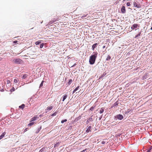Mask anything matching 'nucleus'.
<instances>
[{
	"label": "nucleus",
	"mask_w": 152,
	"mask_h": 152,
	"mask_svg": "<svg viewBox=\"0 0 152 152\" xmlns=\"http://www.w3.org/2000/svg\"><path fill=\"white\" fill-rule=\"evenodd\" d=\"M93 55H91L90 57L89 62L91 64H94L97 56L98 53L97 52H94Z\"/></svg>",
	"instance_id": "obj_1"
},
{
	"label": "nucleus",
	"mask_w": 152,
	"mask_h": 152,
	"mask_svg": "<svg viewBox=\"0 0 152 152\" xmlns=\"http://www.w3.org/2000/svg\"><path fill=\"white\" fill-rule=\"evenodd\" d=\"M12 61L16 64H22L23 63V61L20 58H16L13 59Z\"/></svg>",
	"instance_id": "obj_2"
},
{
	"label": "nucleus",
	"mask_w": 152,
	"mask_h": 152,
	"mask_svg": "<svg viewBox=\"0 0 152 152\" xmlns=\"http://www.w3.org/2000/svg\"><path fill=\"white\" fill-rule=\"evenodd\" d=\"M139 26L137 24H134L131 27V28L133 30H134L135 28H137V27H139Z\"/></svg>",
	"instance_id": "obj_3"
},
{
	"label": "nucleus",
	"mask_w": 152,
	"mask_h": 152,
	"mask_svg": "<svg viewBox=\"0 0 152 152\" xmlns=\"http://www.w3.org/2000/svg\"><path fill=\"white\" fill-rule=\"evenodd\" d=\"M80 86H77L73 91L72 94H73L76 91H78L77 92H79L81 89L80 88Z\"/></svg>",
	"instance_id": "obj_4"
},
{
	"label": "nucleus",
	"mask_w": 152,
	"mask_h": 152,
	"mask_svg": "<svg viewBox=\"0 0 152 152\" xmlns=\"http://www.w3.org/2000/svg\"><path fill=\"white\" fill-rule=\"evenodd\" d=\"M134 6L137 7V8H139L140 7V4H138L137 2H134Z\"/></svg>",
	"instance_id": "obj_5"
},
{
	"label": "nucleus",
	"mask_w": 152,
	"mask_h": 152,
	"mask_svg": "<svg viewBox=\"0 0 152 152\" xmlns=\"http://www.w3.org/2000/svg\"><path fill=\"white\" fill-rule=\"evenodd\" d=\"M121 11L122 13H126V10L125 7L124 6H123L121 9Z\"/></svg>",
	"instance_id": "obj_6"
},
{
	"label": "nucleus",
	"mask_w": 152,
	"mask_h": 152,
	"mask_svg": "<svg viewBox=\"0 0 152 152\" xmlns=\"http://www.w3.org/2000/svg\"><path fill=\"white\" fill-rule=\"evenodd\" d=\"M117 117L118 119L120 120H122L123 118V116L122 115H118L117 116Z\"/></svg>",
	"instance_id": "obj_7"
},
{
	"label": "nucleus",
	"mask_w": 152,
	"mask_h": 152,
	"mask_svg": "<svg viewBox=\"0 0 152 152\" xmlns=\"http://www.w3.org/2000/svg\"><path fill=\"white\" fill-rule=\"evenodd\" d=\"M39 117L37 116H34L33 118H31V121H31H33L36 120H37V119Z\"/></svg>",
	"instance_id": "obj_8"
},
{
	"label": "nucleus",
	"mask_w": 152,
	"mask_h": 152,
	"mask_svg": "<svg viewBox=\"0 0 152 152\" xmlns=\"http://www.w3.org/2000/svg\"><path fill=\"white\" fill-rule=\"evenodd\" d=\"M53 107V106H51L50 107H48L47 109H46V110L49 111L51 109H52V108Z\"/></svg>",
	"instance_id": "obj_9"
},
{
	"label": "nucleus",
	"mask_w": 152,
	"mask_h": 152,
	"mask_svg": "<svg viewBox=\"0 0 152 152\" xmlns=\"http://www.w3.org/2000/svg\"><path fill=\"white\" fill-rule=\"evenodd\" d=\"M97 45V43H95L94 44L92 47V49L94 50V48L96 47Z\"/></svg>",
	"instance_id": "obj_10"
},
{
	"label": "nucleus",
	"mask_w": 152,
	"mask_h": 152,
	"mask_svg": "<svg viewBox=\"0 0 152 152\" xmlns=\"http://www.w3.org/2000/svg\"><path fill=\"white\" fill-rule=\"evenodd\" d=\"M91 131V126H89L86 130V132L88 133Z\"/></svg>",
	"instance_id": "obj_11"
},
{
	"label": "nucleus",
	"mask_w": 152,
	"mask_h": 152,
	"mask_svg": "<svg viewBox=\"0 0 152 152\" xmlns=\"http://www.w3.org/2000/svg\"><path fill=\"white\" fill-rule=\"evenodd\" d=\"M25 107V105L24 104H22L21 105L19 106V108L23 110Z\"/></svg>",
	"instance_id": "obj_12"
},
{
	"label": "nucleus",
	"mask_w": 152,
	"mask_h": 152,
	"mask_svg": "<svg viewBox=\"0 0 152 152\" xmlns=\"http://www.w3.org/2000/svg\"><path fill=\"white\" fill-rule=\"evenodd\" d=\"M6 133L5 132L3 133L1 136H0V140L2 139Z\"/></svg>",
	"instance_id": "obj_13"
},
{
	"label": "nucleus",
	"mask_w": 152,
	"mask_h": 152,
	"mask_svg": "<svg viewBox=\"0 0 152 152\" xmlns=\"http://www.w3.org/2000/svg\"><path fill=\"white\" fill-rule=\"evenodd\" d=\"M67 95L66 94H65L64 96L63 97V99L62 100V101L64 102V100L66 99L67 97Z\"/></svg>",
	"instance_id": "obj_14"
},
{
	"label": "nucleus",
	"mask_w": 152,
	"mask_h": 152,
	"mask_svg": "<svg viewBox=\"0 0 152 152\" xmlns=\"http://www.w3.org/2000/svg\"><path fill=\"white\" fill-rule=\"evenodd\" d=\"M110 56L109 55H108L106 58V60L107 61H109L110 60Z\"/></svg>",
	"instance_id": "obj_15"
},
{
	"label": "nucleus",
	"mask_w": 152,
	"mask_h": 152,
	"mask_svg": "<svg viewBox=\"0 0 152 152\" xmlns=\"http://www.w3.org/2000/svg\"><path fill=\"white\" fill-rule=\"evenodd\" d=\"M32 122L30 123L28 125V126H32L34 124V122H33V121H32Z\"/></svg>",
	"instance_id": "obj_16"
},
{
	"label": "nucleus",
	"mask_w": 152,
	"mask_h": 152,
	"mask_svg": "<svg viewBox=\"0 0 152 152\" xmlns=\"http://www.w3.org/2000/svg\"><path fill=\"white\" fill-rule=\"evenodd\" d=\"M28 76V75L27 74H25L23 75V79H25Z\"/></svg>",
	"instance_id": "obj_17"
},
{
	"label": "nucleus",
	"mask_w": 152,
	"mask_h": 152,
	"mask_svg": "<svg viewBox=\"0 0 152 152\" xmlns=\"http://www.w3.org/2000/svg\"><path fill=\"white\" fill-rule=\"evenodd\" d=\"M104 110L103 108H101V109L100 110L99 113L101 114L102 113L104 112Z\"/></svg>",
	"instance_id": "obj_18"
},
{
	"label": "nucleus",
	"mask_w": 152,
	"mask_h": 152,
	"mask_svg": "<svg viewBox=\"0 0 152 152\" xmlns=\"http://www.w3.org/2000/svg\"><path fill=\"white\" fill-rule=\"evenodd\" d=\"M141 32H139L137 35L135 37V38H137L138 37L140 36L141 35Z\"/></svg>",
	"instance_id": "obj_19"
},
{
	"label": "nucleus",
	"mask_w": 152,
	"mask_h": 152,
	"mask_svg": "<svg viewBox=\"0 0 152 152\" xmlns=\"http://www.w3.org/2000/svg\"><path fill=\"white\" fill-rule=\"evenodd\" d=\"M20 115H18V114L17 115H16L15 116V118L16 119L20 117Z\"/></svg>",
	"instance_id": "obj_20"
},
{
	"label": "nucleus",
	"mask_w": 152,
	"mask_h": 152,
	"mask_svg": "<svg viewBox=\"0 0 152 152\" xmlns=\"http://www.w3.org/2000/svg\"><path fill=\"white\" fill-rule=\"evenodd\" d=\"M57 111H56L54 113H53L51 115V116H53L56 115V114H57Z\"/></svg>",
	"instance_id": "obj_21"
},
{
	"label": "nucleus",
	"mask_w": 152,
	"mask_h": 152,
	"mask_svg": "<svg viewBox=\"0 0 152 152\" xmlns=\"http://www.w3.org/2000/svg\"><path fill=\"white\" fill-rule=\"evenodd\" d=\"M72 82V80L71 79H70L69 80V81L68 82V84L69 85Z\"/></svg>",
	"instance_id": "obj_22"
},
{
	"label": "nucleus",
	"mask_w": 152,
	"mask_h": 152,
	"mask_svg": "<svg viewBox=\"0 0 152 152\" xmlns=\"http://www.w3.org/2000/svg\"><path fill=\"white\" fill-rule=\"evenodd\" d=\"M67 120L66 119L62 120L61 121V123L63 124L64 122H66Z\"/></svg>",
	"instance_id": "obj_23"
},
{
	"label": "nucleus",
	"mask_w": 152,
	"mask_h": 152,
	"mask_svg": "<svg viewBox=\"0 0 152 152\" xmlns=\"http://www.w3.org/2000/svg\"><path fill=\"white\" fill-rule=\"evenodd\" d=\"M44 82V81L43 80L42 81L41 84H40V87H41L43 86Z\"/></svg>",
	"instance_id": "obj_24"
},
{
	"label": "nucleus",
	"mask_w": 152,
	"mask_h": 152,
	"mask_svg": "<svg viewBox=\"0 0 152 152\" xmlns=\"http://www.w3.org/2000/svg\"><path fill=\"white\" fill-rule=\"evenodd\" d=\"M41 43L40 42V41H37L35 43V44L36 45H38Z\"/></svg>",
	"instance_id": "obj_25"
},
{
	"label": "nucleus",
	"mask_w": 152,
	"mask_h": 152,
	"mask_svg": "<svg viewBox=\"0 0 152 152\" xmlns=\"http://www.w3.org/2000/svg\"><path fill=\"white\" fill-rule=\"evenodd\" d=\"M18 80L17 79H15L14 80V82L15 83H17L18 82Z\"/></svg>",
	"instance_id": "obj_26"
},
{
	"label": "nucleus",
	"mask_w": 152,
	"mask_h": 152,
	"mask_svg": "<svg viewBox=\"0 0 152 152\" xmlns=\"http://www.w3.org/2000/svg\"><path fill=\"white\" fill-rule=\"evenodd\" d=\"M130 2H128L126 3V5L128 6H129L130 5Z\"/></svg>",
	"instance_id": "obj_27"
},
{
	"label": "nucleus",
	"mask_w": 152,
	"mask_h": 152,
	"mask_svg": "<svg viewBox=\"0 0 152 152\" xmlns=\"http://www.w3.org/2000/svg\"><path fill=\"white\" fill-rule=\"evenodd\" d=\"M41 129V127L40 128H39L37 129V131L36 132V133H38L39 132V131H40Z\"/></svg>",
	"instance_id": "obj_28"
},
{
	"label": "nucleus",
	"mask_w": 152,
	"mask_h": 152,
	"mask_svg": "<svg viewBox=\"0 0 152 152\" xmlns=\"http://www.w3.org/2000/svg\"><path fill=\"white\" fill-rule=\"evenodd\" d=\"M94 107H92L90 109V110H91V111H92L93 110H94Z\"/></svg>",
	"instance_id": "obj_29"
},
{
	"label": "nucleus",
	"mask_w": 152,
	"mask_h": 152,
	"mask_svg": "<svg viewBox=\"0 0 152 152\" xmlns=\"http://www.w3.org/2000/svg\"><path fill=\"white\" fill-rule=\"evenodd\" d=\"M10 83V81L9 80H7V84H9Z\"/></svg>",
	"instance_id": "obj_30"
},
{
	"label": "nucleus",
	"mask_w": 152,
	"mask_h": 152,
	"mask_svg": "<svg viewBox=\"0 0 152 152\" xmlns=\"http://www.w3.org/2000/svg\"><path fill=\"white\" fill-rule=\"evenodd\" d=\"M43 44H41L40 45V48H43Z\"/></svg>",
	"instance_id": "obj_31"
},
{
	"label": "nucleus",
	"mask_w": 152,
	"mask_h": 152,
	"mask_svg": "<svg viewBox=\"0 0 152 152\" xmlns=\"http://www.w3.org/2000/svg\"><path fill=\"white\" fill-rule=\"evenodd\" d=\"M13 43H17L18 42V41L17 40L13 42Z\"/></svg>",
	"instance_id": "obj_32"
},
{
	"label": "nucleus",
	"mask_w": 152,
	"mask_h": 152,
	"mask_svg": "<svg viewBox=\"0 0 152 152\" xmlns=\"http://www.w3.org/2000/svg\"><path fill=\"white\" fill-rule=\"evenodd\" d=\"M101 143L102 144H104L105 143V142L104 141H102Z\"/></svg>",
	"instance_id": "obj_33"
},
{
	"label": "nucleus",
	"mask_w": 152,
	"mask_h": 152,
	"mask_svg": "<svg viewBox=\"0 0 152 152\" xmlns=\"http://www.w3.org/2000/svg\"><path fill=\"white\" fill-rule=\"evenodd\" d=\"M28 128H26L24 130V132H26V131H27V129Z\"/></svg>",
	"instance_id": "obj_34"
},
{
	"label": "nucleus",
	"mask_w": 152,
	"mask_h": 152,
	"mask_svg": "<svg viewBox=\"0 0 152 152\" xmlns=\"http://www.w3.org/2000/svg\"><path fill=\"white\" fill-rule=\"evenodd\" d=\"M105 48V46H104H104H103V47H102V48Z\"/></svg>",
	"instance_id": "obj_35"
},
{
	"label": "nucleus",
	"mask_w": 152,
	"mask_h": 152,
	"mask_svg": "<svg viewBox=\"0 0 152 152\" xmlns=\"http://www.w3.org/2000/svg\"><path fill=\"white\" fill-rule=\"evenodd\" d=\"M86 16H83L82 17V18H84V17H86Z\"/></svg>",
	"instance_id": "obj_36"
},
{
	"label": "nucleus",
	"mask_w": 152,
	"mask_h": 152,
	"mask_svg": "<svg viewBox=\"0 0 152 152\" xmlns=\"http://www.w3.org/2000/svg\"><path fill=\"white\" fill-rule=\"evenodd\" d=\"M2 58H0V61H1V60H2Z\"/></svg>",
	"instance_id": "obj_37"
},
{
	"label": "nucleus",
	"mask_w": 152,
	"mask_h": 152,
	"mask_svg": "<svg viewBox=\"0 0 152 152\" xmlns=\"http://www.w3.org/2000/svg\"><path fill=\"white\" fill-rule=\"evenodd\" d=\"M151 30H152V27H151Z\"/></svg>",
	"instance_id": "obj_38"
},
{
	"label": "nucleus",
	"mask_w": 152,
	"mask_h": 152,
	"mask_svg": "<svg viewBox=\"0 0 152 152\" xmlns=\"http://www.w3.org/2000/svg\"><path fill=\"white\" fill-rule=\"evenodd\" d=\"M55 21H56V20H55V21H53V22H55Z\"/></svg>",
	"instance_id": "obj_39"
}]
</instances>
